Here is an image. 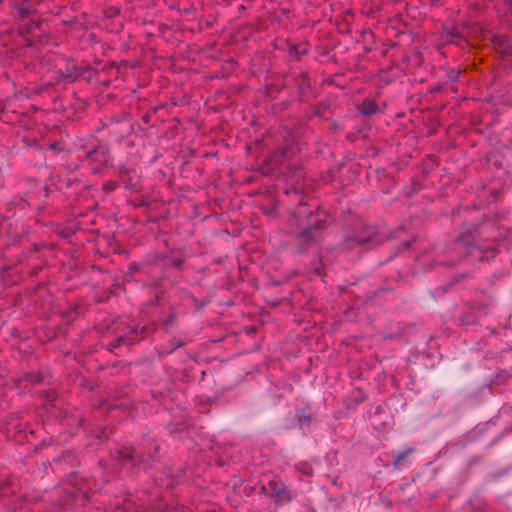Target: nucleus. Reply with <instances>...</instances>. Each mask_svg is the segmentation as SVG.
<instances>
[{"mask_svg": "<svg viewBox=\"0 0 512 512\" xmlns=\"http://www.w3.org/2000/svg\"><path fill=\"white\" fill-rule=\"evenodd\" d=\"M301 225L305 227L294 236V239L299 252H305L310 245L317 241L319 231L325 227L324 212L316 208L315 212H309L306 220H299V226Z\"/></svg>", "mask_w": 512, "mask_h": 512, "instance_id": "1", "label": "nucleus"}, {"mask_svg": "<svg viewBox=\"0 0 512 512\" xmlns=\"http://www.w3.org/2000/svg\"><path fill=\"white\" fill-rule=\"evenodd\" d=\"M269 496L277 505L290 503L295 497L280 480H271L268 483Z\"/></svg>", "mask_w": 512, "mask_h": 512, "instance_id": "2", "label": "nucleus"}, {"mask_svg": "<svg viewBox=\"0 0 512 512\" xmlns=\"http://www.w3.org/2000/svg\"><path fill=\"white\" fill-rule=\"evenodd\" d=\"M64 76L65 83H73L79 78L84 77L86 72L91 70L89 65H77L72 61H67L64 68L59 69Z\"/></svg>", "mask_w": 512, "mask_h": 512, "instance_id": "3", "label": "nucleus"}, {"mask_svg": "<svg viewBox=\"0 0 512 512\" xmlns=\"http://www.w3.org/2000/svg\"><path fill=\"white\" fill-rule=\"evenodd\" d=\"M146 328H142L141 331L133 329L128 335H121L116 338L115 342L110 345V350L123 345H133L143 339V333L146 332Z\"/></svg>", "mask_w": 512, "mask_h": 512, "instance_id": "4", "label": "nucleus"}, {"mask_svg": "<svg viewBox=\"0 0 512 512\" xmlns=\"http://www.w3.org/2000/svg\"><path fill=\"white\" fill-rule=\"evenodd\" d=\"M353 232L358 234V238L365 239L364 241H361V245L363 247L367 244L377 245L379 243L377 231L372 226L361 225L359 229L353 230Z\"/></svg>", "mask_w": 512, "mask_h": 512, "instance_id": "5", "label": "nucleus"}, {"mask_svg": "<svg viewBox=\"0 0 512 512\" xmlns=\"http://www.w3.org/2000/svg\"><path fill=\"white\" fill-rule=\"evenodd\" d=\"M118 459L122 462H128L132 460H138V462H148L150 459H152V455H144L140 454L138 455L137 451L130 448L121 449L118 452Z\"/></svg>", "mask_w": 512, "mask_h": 512, "instance_id": "6", "label": "nucleus"}, {"mask_svg": "<svg viewBox=\"0 0 512 512\" xmlns=\"http://www.w3.org/2000/svg\"><path fill=\"white\" fill-rule=\"evenodd\" d=\"M364 240V238H358V234H356V232L350 231L344 236L340 243V249L343 251H351L356 248L363 247L361 245V241Z\"/></svg>", "mask_w": 512, "mask_h": 512, "instance_id": "7", "label": "nucleus"}, {"mask_svg": "<svg viewBox=\"0 0 512 512\" xmlns=\"http://www.w3.org/2000/svg\"><path fill=\"white\" fill-rule=\"evenodd\" d=\"M443 39L448 43H453L454 40L462 39L463 35L461 31L454 25L443 26Z\"/></svg>", "mask_w": 512, "mask_h": 512, "instance_id": "8", "label": "nucleus"}, {"mask_svg": "<svg viewBox=\"0 0 512 512\" xmlns=\"http://www.w3.org/2000/svg\"><path fill=\"white\" fill-rule=\"evenodd\" d=\"M99 156H101L104 159L102 161L101 167L97 166V167L93 168L94 173L100 172L102 167L107 166V159L105 158V149L96 148V149L88 151L86 154V158L91 161H99L100 162V160L98 159Z\"/></svg>", "mask_w": 512, "mask_h": 512, "instance_id": "9", "label": "nucleus"}, {"mask_svg": "<svg viewBox=\"0 0 512 512\" xmlns=\"http://www.w3.org/2000/svg\"><path fill=\"white\" fill-rule=\"evenodd\" d=\"M414 448H407L404 451L398 453L393 460L394 470H399L402 466L406 465L408 457L414 453Z\"/></svg>", "mask_w": 512, "mask_h": 512, "instance_id": "10", "label": "nucleus"}, {"mask_svg": "<svg viewBox=\"0 0 512 512\" xmlns=\"http://www.w3.org/2000/svg\"><path fill=\"white\" fill-rule=\"evenodd\" d=\"M377 110L378 106L371 100H365L360 107V112L364 116H371L375 114Z\"/></svg>", "mask_w": 512, "mask_h": 512, "instance_id": "11", "label": "nucleus"}, {"mask_svg": "<svg viewBox=\"0 0 512 512\" xmlns=\"http://www.w3.org/2000/svg\"><path fill=\"white\" fill-rule=\"evenodd\" d=\"M297 420L301 427H309L312 422V416L300 411L297 412Z\"/></svg>", "mask_w": 512, "mask_h": 512, "instance_id": "12", "label": "nucleus"}, {"mask_svg": "<svg viewBox=\"0 0 512 512\" xmlns=\"http://www.w3.org/2000/svg\"><path fill=\"white\" fill-rule=\"evenodd\" d=\"M61 82H64V76L61 73V71L58 70V71L54 72L51 79L47 83V86H55V85L60 84Z\"/></svg>", "mask_w": 512, "mask_h": 512, "instance_id": "13", "label": "nucleus"}, {"mask_svg": "<svg viewBox=\"0 0 512 512\" xmlns=\"http://www.w3.org/2000/svg\"><path fill=\"white\" fill-rule=\"evenodd\" d=\"M184 345V342L182 340H171L169 343V348L167 350H163L161 354H170L176 349L182 347Z\"/></svg>", "mask_w": 512, "mask_h": 512, "instance_id": "14", "label": "nucleus"}, {"mask_svg": "<svg viewBox=\"0 0 512 512\" xmlns=\"http://www.w3.org/2000/svg\"><path fill=\"white\" fill-rule=\"evenodd\" d=\"M32 12H33V9L30 5H26V6L17 8V13L21 19L28 18Z\"/></svg>", "mask_w": 512, "mask_h": 512, "instance_id": "15", "label": "nucleus"}, {"mask_svg": "<svg viewBox=\"0 0 512 512\" xmlns=\"http://www.w3.org/2000/svg\"><path fill=\"white\" fill-rule=\"evenodd\" d=\"M305 206H306L305 203H303L302 201L299 202V205L296 208V214L299 217H306L307 212H306Z\"/></svg>", "mask_w": 512, "mask_h": 512, "instance_id": "16", "label": "nucleus"}, {"mask_svg": "<svg viewBox=\"0 0 512 512\" xmlns=\"http://www.w3.org/2000/svg\"><path fill=\"white\" fill-rule=\"evenodd\" d=\"M143 267H144L143 263H131L129 265L128 269H129V272L136 273V272L142 270Z\"/></svg>", "mask_w": 512, "mask_h": 512, "instance_id": "17", "label": "nucleus"}, {"mask_svg": "<svg viewBox=\"0 0 512 512\" xmlns=\"http://www.w3.org/2000/svg\"><path fill=\"white\" fill-rule=\"evenodd\" d=\"M468 254H477V257L480 261H483L484 257L482 255V251L479 250L477 247H472V250H468Z\"/></svg>", "mask_w": 512, "mask_h": 512, "instance_id": "18", "label": "nucleus"}, {"mask_svg": "<svg viewBox=\"0 0 512 512\" xmlns=\"http://www.w3.org/2000/svg\"><path fill=\"white\" fill-rule=\"evenodd\" d=\"M183 263H184L183 259H181V258H175V259H173V261H172V266H173V267H175V268H176V269H178V270H181V269H182V266H183Z\"/></svg>", "mask_w": 512, "mask_h": 512, "instance_id": "19", "label": "nucleus"}, {"mask_svg": "<svg viewBox=\"0 0 512 512\" xmlns=\"http://www.w3.org/2000/svg\"><path fill=\"white\" fill-rule=\"evenodd\" d=\"M175 321V317L174 315H169L164 321H163V324L165 326H170V325H173Z\"/></svg>", "mask_w": 512, "mask_h": 512, "instance_id": "20", "label": "nucleus"}, {"mask_svg": "<svg viewBox=\"0 0 512 512\" xmlns=\"http://www.w3.org/2000/svg\"><path fill=\"white\" fill-rule=\"evenodd\" d=\"M49 149L55 151V152H58L60 151L59 149V143L58 142H52L49 144Z\"/></svg>", "mask_w": 512, "mask_h": 512, "instance_id": "21", "label": "nucleus"}, {"mask_svg": "<svg viewBox=\"0 0 512 512\" xmlns=\"http://www.w3.org/2000/svg\"><path fill=\"white\" fill-rule=\"evenodd\" d=\"M459 76V72L455 71V70H452L449 72V78L450 80H456Z\"/></svg>", "mask_w": 512, "mask_h": 512, "instance_id": "22", "label": "nucleus"}, {"mask_svg": "<svg viewBox=\"0 0 512 512\" xmlns=\"http://www.w3.org/2000/svg\"><path fill=\"white\" fill-rule=\"evenodd\" d=\"M489 255L486 256V259L488 260L489 258H492L494 257L495 255V250L494 249H491L490 251L487 252Z\"/></svg>", "mask_w": 512, "mask_h": 512, "instance_id": "23", "label": "nucleus"}, {"mask_svg": "<svg viewBox=\"0 0 512 512\" xmlns=\"http://www.w3.org/2000/svg\"><path fill=\"white\" fill-rule=\"evenodd\" d=\"M296 53H297L298 55H300V54H305V53H306V51H305V50H302V51H298V50H297V51H296Z\"/></svg>", "mask_w": 512, "mask_h": 512, "instance_id": "24", "label": "nucleus"}, {"mask_svg": "<svg viewBox=\"0 0 512 512\" xmlns=\"http://www.w3.org/2000/svg\"><path fill=\"white\" fill-rule=\"evenodd\" d=\"M305 474L306 475H311V472L310 471H306Z\"/></svg>", "mask_w": 512, "mask_h": 512, "instance_id": "25", "label": "nucleus"}, {"mask_svg": "<svg viewBox=\"0 0 512 512\" xmlns=\"http://www.w3.org/2000/svg\"><path fill=\"white\" fill-rule=\"evenodd\" d=\"M511 4H512V0H510Z\"/></svg>", "mask_w": 512, "mask_h": 512, "instance_id": "26", "label": "nucleus"}]
</instances>
